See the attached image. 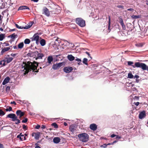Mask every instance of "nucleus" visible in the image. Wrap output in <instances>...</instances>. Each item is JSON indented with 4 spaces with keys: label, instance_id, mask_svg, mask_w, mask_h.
Listing matches in <instances>:
<instances>
[{
    "label": "nucleus",
    "instance_id": "f257e3e1",
    "mask_svg": "<svg viewBox=\"0 0 148 148\" xmlns=\"http://www.w3.org/2000/svg\"><path fill=\"white\" fill-rule=\"evenodd\" d=\"M23 64H25L24 66V69L25 70L24 73L25 75L27 74L32 70L35 72H38V71L39 69L37 71H35L36 69L37 70V67L38 66V63L37 62L34 61L33 62H31L30 61H28L27 63L24 62Z\"/></svg>",
    "mask_w": 148,
    "mask_h": 148
},
{
    "label": "nucleus",
    "instance_id": "f03ea898",
    "mask_svg": "<svg viewBox=\"0 0 148 148\" xmlns=\"http://www.w3.org/2000/svg\"><path fill=\"white\" fill-rule=\"evenodd\" d=\"M127 64L128 65L132 66L134 68H135V67H140L143 70H147L148 71V66L144 63L136 62L135 63L134 65H132L133 64V62H132L128 61Z\"/></svg>",
    "mask_w": 148,
    "mask_h": 148
},
{
    "label": "nucleus",
    "instance_id": "7ed1b4c3",
    "mask_svg": "<svg viewBox=\"0 0 148 148\" xmlns=\"http://www.w3.org/2000/svg\"><path fill=\"white\" fill-rule=\"evenodd\" d=\"M79 140L83 142H86L89 140V136L86 133L79 134L77 136Z\"/></svg>",
    "mask_w": 148,
    "mask_h": 148
},
{
    "label": "nucleus",
    "instance_id": "20e7f679",
    "mask_svg": "<svg viewBox=\"0 0 148 148\" xmlns=\"http://www.w3.org/2000/svg\"><path fill=\"white\" fill-rule=\"evenodd\" d=\"M76 23L80 26L83 27L85 25V21L81 18H78L76 19Z\"/></svg>",
    "mask_w": 148,
    "mask_h": 148
},
{
    "label": "nucleus",
    "instance_id": "39448f33",
    "mask_svg": "<svg viewBox=\"0 0 148 148\" xmlns=\"http://www.w3.org/2000/svg\"><path fill=\"white\" fill-rule=\"evenodd\" d=\"M63 65L62 62H60L56 64H54L52 66V68L54 70H56L61 67Z\"/></svg>",
    "mask_w": 148,
    "mask_h": 148
},
{
    "label": "nucleus",
    "instance_id": "423d86ee",
    "mask_svg": "<svg viewBox=\"0 0 148 148\" xmlns=\"http://www.w3.org/2000/svg\"><path fill=\"white\" fill-rule=\"evenodd\" d=\"M70 130L72 132L73 134L76 133L77 132V127L74 125H72L70 126L69 127Z\"/></svg>",
    "mask_w": 148,
    "mask_h": 148
},
{
    "label": "nucleus",
    "instance_id": "0eeeda50",
    "mask_svg": "<svg viewBox=\"0 0 148 148\" xmlns=\"http://www.w3.org/2000/svg\"><path fill=\"white\" fill-rule=\"evenodd\" d=\"M63 70L66 73H69L73 70V68L71 66L66 67L64 68Z\"/></svg>",
    "mask_w": 148,
    "mask_h": 148
},
{
    "label": "nucleus",
    "instance_id": "6e6552de",
    "mask_svg": "<svg viewBox=\"0 0 148 148\" xmlns=\"http://www.w3.org/2000/svg\"><path fill=\"white\" fill-rule=\"evenodd\" d=\"M16 116L14 114L11 113L8 114L7 116V118H9L12 119L13 121H15L16 119Z\"/></svg>",
    "mask_w": 148,
    "mask_h": 148
},
{
    "label": "nucleus",
    "instance_id": "1a4fd4ad",
    "mask_svg": "<svg viewBox=\"0 0 148 148\" xmlns=\"http://www.w3.org/2000/svg\"><path fill=\"white\" fill-rule=\"evenodd\" d=\"M39 36L37 34H35L33 37L32 40H35L36 41V43L38 44L39 43Z\"/></svg>",
    "mask_w": 148,
    "mask_h": 148
},
{
    "label": "nucleus",
    "instance_id": "9d476101",
    "mask_svg": "<svg viewBox=\"0 0 148 148\" xmlns=\"http://www.w3.org/2000/svg\"><path fill=\"white\" fill-rule=\"evenodd\" d=\"M16 114L17 116H19V118L21 119V117L24 115L25 113L24 112H22L21 110H18L16 111Z\"/></svg>",
    "mask_w": 148,
    "mask_h": 148
},
{
    "label": "nucleus",
    "instance_id": "9b49d317",
    "mask_svg": "<svg viewBox=\"0 0 148 148\" xmlns=\"http://www.w3.org/2000/svg\"><path fill=\"white\" fill-rule=\"evenodd\" d=\"M43 14H44L48 16L50 15V12L48 9L46 7L44 8L43 9Z\"/></svg>",
    "mask_w": 148,
    "mask_h": 148
},
{
    "label": "nucleus",
    "instance_id": "f8f14e48",
    "mask_svg": "<svg viewBox=\"0 0 148 148\" xmlns=\"http://www.w3.org/2000/svg\"><path fill=\"white\" fill-rule=\"evenodd\" d=\"M90 128L91 130L94 131L97 129V126L95 123L92 124L90 125Z\"/></svg>",
    "mask_w": 148,
    "mask_h": 148
},
{
    "label": "nucleus",
    "instance_id": "ddd939ff",
    "mask_svg": "<svg viewBox=\"0 0 148 148\" xmlns=\"http://www.w3.org/2000/svg\"><path fill=\"white\" fill-rule=\"evenodd\" d=\"M146 112L145 111L141 112L139 114V118L140 119H142L146 116Z\"/></svg>",
    "mask_w": 148,
    "mask_h": 148
},
{
    "label": "nucleus",
    "instance_id": "4468645a",
    "mask_svg": "<svg viewBox=\"0 0 148 148\" xmlns=\"http://www.w3.org/2000/svg\"><path fill=\"white\" fill-rule=\"evenodd\" d=\"M25 9H28L30 10L29 8L27 6L23 5L20 6L18 9V11L19 10H23Z\"/></svg>",
    "mask_w": 148,
    "mask_h": 148
},
{
    "label": "nucleus",
    "instance_id": "2eb2a0df",
    "mask_svg": "<svg viewBox=\"0 0 148 148\" xmlns=\"http://www.w3.org/2000/svg\"><path fill=\"white\" fill-rule=\"evenodd\" d=\"M10 79V78L9 77H7L2 82V84L5 85L8 82Z\"/></svg>",
    "mask_w": 148,
    "mask_h": 148
},
{
    "label": "nucleus",
    "instance_id": "dca6fc26",
    "mask_svg": "<svg viewBox=\"0 0 148 148\" xmlns=\"http://www.w3.org/2000/svg\"><path fill=\"white\" fill-rule=\"evenodd\" d=\"M18 35L16 34L15 33L11 34L9 36V37H10L13 40L15 39L18 37Z\"/></svg>",
    "mask_w": 148,
    "mask_h": 148
},
{
    "label": "nucleus",
    "instance_id": "f3484780",
    "mask_svg": "<svg viewBox=\"0 0 148 148\" xmlns=\"http://www.w3.org/2000/svg\"><path fill=\"white\" fill-rule=\"evenodd\" d=\"M10 49V47H4L2 49L1 51V54L3 55L4 53L9 51Z\"/></svg>",
    "mask_w": 148,
    "mask_h": 148
},
{
    "label": "nucleus",
    "instance_id": "a211bd4d",
    "mask_svg": "<svg viewBox=\"0 0 148 148\" xmlns=\"http://www.w3.org/2000/svg\"><path fill=\"white\" fill-rule=\"evenodd\" d=\"M53 142L55 143H58L60 142V138L58 137H55L53 140Z\"/></svg>",
    "mask_w": 148,
    "mask_h": 148
},
{
    "label": "nucleus",
    "instance_id": "6ab92c4d",
    "mask_svg": "<svg viewBox=\"0 0 148 148\" xmlns=\"http://www.w3.org/2000/svg\"><path fill=\"white\" fill-rule=\"evenodd\" d=\"M37 57L36 58V60H37L38 59H41L43 57L44 55L42 53H39L37 54Z\"/></svg>",
    "mask_w": 148,
    "mask_h": 148
},
{
    "label": "nucleus",
    "instance_id": "aec40b11",
    "mask_svg": "<svg viewBox=\"0 0 148 148\" xmlns=\"http://www.w3.org/2000/svg\"><path fill=\"white\" fill-rule=\"evenodd\" d=\"M40 132L36 133L34 136L35 139L37 140H38L40 136Z\"/></svg>",
    "mask_w": 148,
    "mask_h": 148
},
{
    "label": "nucleus",
    "instance_id": "412c9836",
    "mask_svg": "<svg viewBox=\"0 0 148 148\" xmlns=\"http://www.w3.org/2000/svg\"><path fill=\"white\" fill-rule=\"evenodd\" d=\"M67 58L70 61H73L75 59V57L71 55H69L67 56Z\"/></svg>",
    "mask_w": 148,
    "mask_h": 148
},
{
    "label": "nucleus",
    "instance_id": "4be33fe9",
    "mask_svg": "<svg viewBox=\"0 0 148 148\" xmlns=\"http://www.w3.org/2000/svg\"><path fill=\"white\" fill-rule=\"evenodd\" d=\"M33 23V22H30L29 23L28 26L25 27L24 28V29H28L30 28L32 25Z\"/></svg>",
    "mask_w": 148,
    "mask_h": 148
},
{
    "label": "nucleus",
    "instance_id": "5701e85b",
    "mask_svg": "<svg viewBox=\"0 0 148 148\" xmlns=\"http://www.w3.org/2000/svg\"><path fill=\"white\" fill-rule=\"evenodd\" d=\"M5 59H6V62L8 64L11 62L13 58L12 57L6 58Z\"/></svg>",
    "mask_w": 148,
    "mask_h": 148
},
{
    "label": "nucleus",
    "instance_id": "b1692460",
    "mask_svg": "<svg viewBox=\"0 0 148 148\" xmlns=\"http://www.w3.org/2000/svg\"><path fill=\"white\" fill-rule=\"evenodd\" d=\"M108 29L109 30V32H110V16H108Z\"/></svg>",
    "mask_w": 148,
    "mask_h": 148
},
{
    "label": "nucleus",
    "instance_id": "393cba45",
    "mask_svg": "<svg viewBox=\"0 0 148 148\" xmlns=\"http://www.w3.org/2000/svg\"><path fill=\"white\" fill-rule=\"evenodd\" d=\"M40 44L41 46H44L46 44V41L45 39H42L40 41Z\"/></svg>",
    "mask_w": 148,
    "mask_h": 148
},
{
    "label": "nucleus",
    "instance_id": "a878e982",
    "mask_svg": "<svg viewBox=\"0 0 148 148\" xmlns=\"http://www.w3.org/2000/svg\"><path fill=\"white\" fill-rule=\"evenodd\" d=\"M48 62L49 64H50L53 60V58L52 56H49L47 58Z\"/></svg>",
    "mask_w": 148,
    "mask_h": 148
},
{
    "label": "nucleus",
    "instance_id": "bb28decb",
    "mask_svg": "<svg viewBox=\"0 0 148 148\" xmlns=\"http://www.w3.org/2000/svg\"><path fill=\"white\" fill-rule=\"evenodd\" d=\"M18 49H21L24 46V44L23 42L19 43L18 45Z\"/></svg>",
    "mask_w": 148,
    "mask_h": 148
},
{
    "label": "nucleus",
    "instance_id": "cd10ccee",
    "mask_svg": "<svg viewBox=\"0 0 148 148\" xmlns=\"http://www.w3.org/2000/svg\"><path fill=\"white\" fill-rule=\"evenodd\" d=\"M141 17L140 15H139L138 16L136 15H132L131 16V18L133 19H137Z\"/></svg>",
    "mask_w": 148,
    "mask_h": 148
},
{
    "label": "nucleus",
    "instance_id": "c85d7f7f",
    "mask_svg": "<svg viewBox=\"0 0 148 148\" xmlns=\"http://www.w3.org/2000/svg\"><path fill=\"white\" fill-rule=\"evenodd\" d=\"M34 52L29 51V52L27 54V56H29L33 57L34 56Z\"/></svg>",
    "mask_w": 148,
    "mask_h": 148
},
{
    "label": "nucleus",
    "instance_id": "c756f323",
    "mask_svg": "<svg viewBox=\"0 0 148 148\" xmlns=\"http://www.w3.org/2000/svg\"><path fill=\"white\" fill-rule=\"evenodd\" d=\"M30 42V40L29 39H26L24 40V43L25 44H29Z\"/></svg>",
    "mask_w": 148,
    "mask_h": 148
},
{
    "label": "nucleus",
    "instance_id": "7c9ffc66",
    "mask_svg": "<svg viewBox=\"0 0 148 148\" xmlns=\"http://www.w3.org/2000/svg\"><path fill=\"white\" fill-rule=\"evenodd\" d=\"M5 35L3 34H0V41L2 40L5 38Z\"/></svg>",
    "mask_w": 148,
    "mask_h": 148
},
{
    "label": "nucleus",
    "instance_id": "2f4dec72",
    "mask_svg": "<svg viewBox=\"0 0 148 148\" xmlns=\"http://www.w3.org/2000/svg\"><path fill=\"white\" fill-rule=\"evenodd\" d=\"M7 107H9V108H7L5 109V110L6 112L12 111V108L11 107L8 106H7Z\"/></svg>",
    "mask_w": 148,
    "mask_h": 148
},
{
    "label": "nucleus",
    "instance_id": "473e14b6",
    "mask_svg": "<svg viewBox=\"0 0 148 148\" xmlns=\"http://www.w3.org/2000/svg\"><path fill=\"white\" fill-rule=\"evenodd\" d=\"M51 125L53 126L55 128H57L58 127L57 124L56 123H53L51 124Z\"/></svg>",
    "mask_w": 148,
    "mask_h": 148
},
{
    "label": "nucleus",
    "instance_id": "72a5a7b5",
    "mask_svg": "<svg viewBox=\"0 0 148 148\" xmlns=\"http://www.w3.org/2000/svg\"><path fill=\"white\" fill-rule=\"evenodd\" d=\"M134 76L131 73H129L127 77L129 78L132 79L133 78Z\"/></svg>",
    "mask_w": 148,
    "mask_h": 148
},
{
    "label": "nucleus",
    "instance_id": "f704fd0d",
    "mask_svg": "<svg viewBox=\"0 0 148 148\" xmlns=\"http://www.w3.org/2000/svg\"><path fill=\"white\" fill-rule=\"evenodd\" d=\"M87 61L88 60L87 58H84L83 59V63L84 64L86 65H88V64L87 63Z\"/></svg>",
    "mask_w": 148,
    "mask_h": 148
},
{
    "label": "nucleus",
    "instance_id": "c9c22d12",
    "mask_svg": "<svg viewBox=\"0 0 148 148\" xmlns=\"http://www.w3.org/2000/svg\"><path fill=\"white\" fill-rule=\"evenodd\" d=\"M16 119H15V121H17V122H15V123L16 124H18L19 123H20L21 121L19 119H17V117H16Z\"/></svg>",
    "mask_w": 148,
    "mask_h": 148
},
{
    "label": "nucleus",
    "instance_id": "e433bc0d",
    "mask_svg": "<svg viewBox=\"0 0 148 148\" xmlns=\"http://www.w3.org/2000/svg\"><path fill=\"white\" fill-rule=\"evenodd\" d=\"M15 26H16V28H17L18 29H24V27H22L21 26H20L17 24L15 23Z\"/></svg>",
    "mask_w": 148,
    "mask_h": 148
},
{
    "label": "nucleus",
    "instance_id": "4c0bfd02",
    "mask_svg": "<svg viewBox=\"0 0 148 148\" xmlns=\"http://www.w3.org/2000/svg\"><path fill=\"white\" fill-rule=\"evenodd\" d=\"M5 114V113L2 110L0 109V116L3 115Z\"/></svg>",
    "mask_w": 148,
    "mask_h": 148
},
{
    "label": "nucleus",
    "instance_id": "58836bf2",
    "mask_svg": "<svg viewBox=\"0 0 148 148\" xmlns=\"http://www.w3.org/2000/svg\"><path fill=\"white\" fill-rule=\"evenodd\" d=\"M75 60L76 61H77L78 63V64H79V65H80V63L82 61H81V60L80 59H79V58H77Z\"/></svg>",
    "mask_w": 148,
    "mask_h": 148
},
{
    "label": "nucleus",
    "instance_id": "ea45409f",
    "mask_svg": "<svg viewBox=\"0 0 148 148\" xmlns=\"http://www.w3.org/2000/svg\"><path fill=\"white\" fill-rule=\"evenodd\" d=\"M28 121V119L27 118H25L22 121V123H26Z\"/></svg>",
    "mask_w": 148,
    "mask_h": 148
},
{
    "label": "nucleus",
    "instance_id": "a19ab883",
    "mask_svg": "<svg viewBox=\"0 0 148 148\" xmlns=\"http://www.w3.org/2000/svg\"><path fill=\"white\" fill-rule=\"evenodd\" d=\"M122 26L123 29V30H125L126 29L125 25H124V23L121 24Z\"/></svg>",
    "mask_w": 148,
    "mask_h": 148
},
{
    "label": "nucleus",
    "instance_id": "79ce46f5",
    "mask_svg": "<svg viewBox=\"0 0 148 148\" xmlns=\"http://www.w3.org/2000/svg\"><path fill=\"white\" fill-rule=\"evenodd\" d=\"M17 138H19V139L21 140H23V138L21 137V136H20V134L17 136Z\"/></svg>",
    "mask_w": 148,
    "mask_h": 148
},
{
    "label": "nucleus",
    "instance_id": "37998d69",
    "mask_svg": "<svg viewBox=\"0 0 148 148\" xmlns=\"http://www.w3.org/2000/svg\"><path fill=\"white\" fill-rule=\"evenodd\" d=\"M119 22L121 24L124 23L123 21V20L122 18H119Z\"/></svg>",
    "mask_w": 148,
    "mask_h": 148
},
{
    "label": "nucleus",
    "instance_id": "c03bdc74",
    "mask_svg": "<svg viewBox=\"0 0 148 148\" xmlns=\"http://www.w3.org/2000/svg\"><path fill=\"white\" fill-rule=\"evenodd\" d=\"M2 61L3 62L2 65L3 66H5V62H6V59H4L2 60Z\"/></svg>",
    "mask_w": 148,
    "mask_h": 148
},
{
    "label": "nucleus",
    "instance_id": "a18cd8bd",
    "mask_svg": "<svg viewBox=\"0 0 148 148\" xmlns=\"http://www.w3.org/2000/svg\"><path fill=\"white\" fill-rule=\"evenodd\" d=\"M38 52L37 51H36L34 52V56H36L38 54Z\"/></svg>",
    "mask_w": 148,
    "mask_h": 148
},
{
    "label": "nucleus",
    "instance_id": "49530a36",
    "mask_svg": "<svg viewBox=\"0 0 148 148\" xmlns=\"http://www.w3.org/2000/svg\"><path fill=\"white\" fill-rule=\"evenodd\" d=\"M23 128L25 130H26L27 129V126L25 125H23Z\"/></svg>",
    "mask_w": 148,
    "mask_h": 148
},
{
    "label": "nucleus",
    "instance_id": "de8ad7c7",
    "mask_svg": "<svg viewBox=\"0 0 148 148\" xmlns=\"http://www.w3.org/2000/svg\"><path fill=\"white\" fill-rule=\"evenodd\" d=\"M6 91H9L10 90V87L9 86H7L6 88Z\"/></svg>",
    "mask_w": 148,
    "mask_h": 148
},
{
    "label": "nucleus",
    "instance_id": "09e8293b",
    "mask_svg": "<svg viewBox=\"0 0 148 148\" xmlns=\"http://www.w3.org/2000/svg\"><path fill=\"white\" fill-rule=\"evenodd\" d=\"M117 7L119 8H121L123 9H124V6L122 5H119L117 6Z\"/></svg>",
    "mask_w": 148,
    "mask_h": 148
},
{
    "label": "nucleus",
    "instance_id": "8fccbe9b",
    "mask_svg": "<svg viewBox=\"0 0 148 148\" xmlns=\"http://www.w3.org/2000/svg\"><path fill=\"white\" fill-rule=\"evenodd\" d=\"M3 44L5 45V46H8L9 45V44L7 42H5Z\"/></svg>",
    "mask_w": 148,
    "mask_h": 148
},
{
    "label": "nucleus",
    "instance_id": "3c124183",
    "mask_svg": "<svg viewBox=\"0 0 148 148\" xmlns=\"http://www.w3.org/2000/svg\"><path fill=\"white\" fill-rule=\"evenodd\" d=\"M107 145L106 144H104L103 145H101V147H102L103 148H106L107 147Z\"/></svg>",
    "mask_w": 148,
    "mask_h": 148
},
{
    "label": "nucleus",
    "instance_id": "603ef678",
    "mask_svg": "<svg viewBox=\"0 0 148 148\" xmlns=\"http://www.w3.org/2000/svg\"><path fill=\"white\" fill-rule=\"evenodd\" d=\"M85 53L88 55V56H89L90 58L91 59H92V58L90 56V55L89 54V52H88L86 51L85 52Z\"/></svg>",
    "mask_w": 148,
    "mask_h": 148
},
{
    "label": "nucleus",
    "instance_id": "864d4df0",
    "mask_svg": "<svg viewBox=\"0 0 148 148\" xmlns=\"http://www.w3.org/2000/svg\"><path fill=\"white\" fill-rule=\"evenodd\" d=\"M134 104L136 106H138L139 104V102H134Z\"/></svg>",
    "mask_w": 148,
    "mask_h": 148
},
{
    "label": "nucleus",
    "instance_id": "5fc2aeb1",
    "mask_svg": "<svg viewBox=\"0 0 148 148\" xmlns=\"http://www.w3.org/2000/svg\"><path fill=\"white\" fill-rule=\"evenodd\" d=\"M40 127V126L39 125H37L36 126L35 128L36 129H39Z\"/></svg>",
    "mask_w": 148,
    "mask_h": 148
},
{
    "label": "nucleus",
    "instance_id": "6e6d98bb",
    "mask_svg": "<svg viewBox=\"0 0 148 148\" xmlns=\"http://www.w3.org/2000/svg\"><path fill=\"white\" fill-rule=\"evenodd\" d=\"M10 104H14L15 105H16V102L15 101H11L10 102Z\"/></svg>",
    "mask_w": 148,
    "mask_h": 148
},
{
    "label": "nucleus",
    "instance_id": "4d7b16f0",
    "mask_svg": "<svg viewBox=\"0 0 148 148\" xmlns=\"http://www.w3.org/2000/svg\"><path fill=\"white\" fill-rule=\"evenodd\" d=\"M45 127H46L44 125H42L41 126V128H42V129H44L45 128Z\"/></svg>",
    "mask_w": 148,
    "mask_h": 148
},
{
    "label": "nucleus",
    "instance_id": "13d9d810",
    "mask_svg": "<svg viewBox=\"0 0 148 148\" xmlns=\"http://www.w3.org/2000/svg\"><path fill=\"white\" fill-rule=\"evenodd\" d=\"M116 136V135H115L114 134H112L111 135V137L113 138H114V137H115Z\"/></svg>",
    "mask_w": 148,
    "mask_h": 148
},
{
    "label": "nucleus",
    "instance_id": "bf43d9fd",
    "mask_svg": "<svg viewBox=\"0 0 148 148\" xmlns=\"http://www.w3.org/2000/svg\"><path fill=\"white\" fill-rule=\"evenodd\" d=\"M127 10L128 11H134V9H133L132 8H129V9H127Z\"/></svg>",
    "mask_w": 148,
    "mask_h": 148
},
{
    "label": "nucleus",
    "instance_id": "052dcab7",
    "mask_svg": "<svg viewBox=\"0 0 148 148\" xmlns=\"http://www.w3.org/2000/svg\"><path fill=\"white\" fill-rule=\"evenodd\" d=\"M0 148H4L3 145L1 143H0Z\"/></svg>",
    "mask_w": 148,
    "mask_h": 148
},
{
    "label": "nucleus",
    "instance_id": "680f3d73",
    "mask_svg": "<svg viewBox=\"0 0 148 148\" xmlns=\"http://www.w3.org/2000/svg\"><path fill=\"white\" fill-rule=\"evenodd\" d=\"M139 77V76L138 75H135L134 76V78H136V79H138Z\"/></svg>",
    "mask_w": 148,
    "mask_h": 148
},
{
    "label": "nucleus",
    "instance_id": "e2e57ef3",
    "mask_svg": "<svg viewBox=\"0 0 148 148\" xmlns=\"http://www.w3.org/2000/svg\"><path fill=\"white\" fill-rule=\"evenodd\" d=\"M135 99H137V100H138L139 99V97L138 96H135L134 97Z\"/></svg>",
    "mask_w": 148,
    "mask_h": 148
},
{
    "label": "nucleus",
    "instance_id": "0e129e2a",
    "mask_svg": "<svg viewBox=\"0 0 148 148\" xmlns=\"http://www.w3.org/2000/svg\"><path fill=\"white\" fill-rule=\"evenodd\" d=\"M19 134L20 135V136H21V137H23L24 136V135L23 134H22L21 133H20Z\"/></svg>",
    "mask_w": 148,
    "mask_h": 148
},
{
    "label": "nucleus",
    "instance_id": "69168bd1",
    "mask_svg": "<svg viewBox=\"0 0 148 148\" xmlns=\"http://www.w3.org/2000/svg\"><path fill=\"white\" fill-rule=\"evenodd\" d=\"M15 30H16L15 29H10V32L13 31H15Z\"/></svg>",
    "mask_w": 148,
    "mask_h": 148
},
{
    "label": "nucleus",
    "instance_id": "338daca9",
    "mask_svg": "<svg viewBox=\"0 0 148 148\" xmlns=\"http://www.w3.org/2000/svg\"><path fill=\"white\" fill-rule=\"evenodd\" d=\"M32 1H33L34 2H37L39 0H31Z\"/></svg>",
    "mask_w": 148,
    "mask_h": 148
},
{
    "label": "nucleus",
    "instance_id": "774afa93",
    "mask_svg": "<svg viewBox=\"0 0 148 148\" xmlns=\"http://www.w3.org/2000/svg\"><path fill=\"white\" fill-rule=\"evenodd\" d=\"M36 133H33L32 134V136H35V134H36Z\"/></svg>",
    "mask_w": 148,
    "mask_h": 148
}]
</instances>
